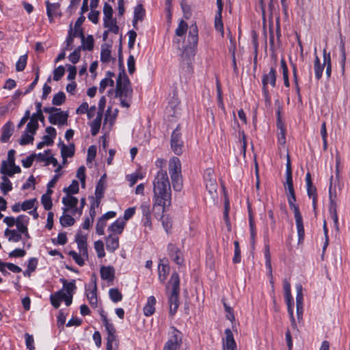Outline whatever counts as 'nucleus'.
Instances as JSON below:
<instances>
[{
    "label": "nucleus",
    "mask_w": 350,
    "mask_h": 350,
    "mask_svg": "<svg viewBox=\"0 0 350 350\" xmlns=\"http://www.w3.org/2000/svg\"><path fill=\"white\" fill-rule=\"evenodd\" d=\"M153 192L154 203L153 208H159L163 213L165 206L171 205V189L167 174L165 170H161L157 172L153 181Z\"/></svg>",
    "instance_id": "1"
},
{
    "label": "nucleus",
    "mask_w": 350,
    "mask_h": 350,
    "mask_svg": "<svg viewBox=\"0 0 350 350\" xmlns=\"http://www.w3.org/2000/svg\"><path fill=\"white\" fill-rule=\"evenodd\" d=\"M170 284L172 285V289L168 296L170 304L169 313L171 316H174L179 306L180 278L177 272L175 271L171 275L168 285L166 286V289H168Z\"/></svg>",
    "instance_id": "2"
},
{
    "label": "nucleus",
    "mask_w": 350,
    "mask_h": 350,
    "mask_svg": "<svg viewBox=\"0 0 350 350\" xmlns=\"http://www.w3.org/2000/svg\"><path fill=\"white\" fill-rule=\"evenodd\" d=\"M198 42V30L196 24L189 27L187 44L182 52V57L191 61L196 54V49Z\"/></svg>",
    "instance_id": "3"
},
{
    "label": "nucleus",
    "mask_w": 350,
    "mask_h": 350,
    "mask_svg": "<svg viewBox=\"0 0 350 350\" xmlns=\"http://www.w3.org/2000/svg\"><path fill=\"white\" fill-rule=\"evenodd\" d=\"M169 172L174 189L176 191H180L183 188V180L181 175V164L178 157H173L170 160Z\"/></svg>",
    "instance_id": "4"
},
{
    "label": "nucleus",
    "mask_w": 350,
    "mask_h": 350,
    "mask_svg": "<svg viewBox=\"0 0 350 350\" xmlns=\"http://www.w3.org/2000/svg\"><path fill=\"white\" fill-rule=\"evenodd\" d=\"M276 69L275 66H271L269 73L264 74L262 78V93L266 102H270L269 92L267 88L269 83L274 88L276 85Z\"/></svg>",
    "instance_id": "5"
},
{
    "label": "nucleus",
    "mask_w": 350,
    "mask_h": 350,
    "mask_svg": "<svg viewBox=\"0 0 350 350\" xmlns=\"http://www.w3.org/2000/svg\"><path fill=\"white\" fill-rule=\"evenodd\" d=\"M180 126L178 124L171 135L170 145L172 151L176 155L183 152L184 143L181 139Z\"/></svg>",
    "instance_id": "6"
},
{
    "label": "nucleus",
    "mask_w": 350,
    "mask_h": 350,
    "mask_svg": "<svg viewBox=\"0 0 350 350\" xmlns=\"http://www.w3.org/2000/svg\"><path fill=\"white\" fill-rule=\"evenodd\" d=\"M171 329L172 336L165 342L163 350H179L183 343V334L174 326Z\"/></svg>",
    "instance_id": "7"
},
{
    "label": "nucleus",
    "mask_w": 350,
    "mask_h": 350,
    "mask_svg": "<svg viewBox=\"0 0 350 350\" xmlns=\"http://www.w3.org/2000/svg\"><path fill=\"white\" fill-rule=\"evenodd\" d=\"M133 96L132 87L126 88L125 90L115 91V98H120V105L123 107L129 108L131 106L130 102Z\"/></svg>",
    "instance_id": "8"
},
{
    "label": "nucleus",
    "mask_w": 350,
    "mask_h": 350,
    "mask_svg": "<svg viewBox=\"0 0 350 350\" xmlns=\"http://www.w3.org/2000/svg\"><path fill=\"white\" fill-rule=\"evenodd\" d=\"M306 182L308 196L312 198V207L314 210H316L317 207V188L312 184L311 174L309 172L306 174Z\"/></svg>",
    "instance_id": "9"
},
{
    "label": "nucleus",
    "mask_w": 350,
    "mask_h": 350,
    "mask_svg": "<svg viewBox=\"0 0 350 350\" xmlns=\"http://www.w3.org/2000/svg\"><path fill=\"white\" fill-rule=\"evenodd\" d=\"M68 118V112L59 111L55 112L54 113H51L49 116V121L51 124H59L64 125L67 124V120Z\"/></svg>",
    "instance_id": "10"
},
{
    "label": "nucleus",
    "mask_w": 350,
    "mask_h": 350,
    "mask_svg": "<svg viewBox=\"0 0 350 350\" xmlns=\"http://www.w3.org/2000/svg\"><path fill=\"white\" fill-rule=\"evenodd\" d=\"M167 253L172 260L178 265H181L183 262V258L181 256L180 249L173 243L167 245Z\"/></svg>",
    "instance_id": "11"
},
{
    "label": "nucleus",
    "mask_w": 350,
    "mask_h": 350,
    "mask_svg": "<svg viewBox=\"0 0 350 350\" xmlns=\"http://www.w3.org/2000/svg\"><path fill=\"white\" fill-rule=\"evenodd\" d=\"M21 172V167L18 165L9 164L8 165V162L6 161H3L1 163V166L0 168V173L3 175L8 176L9 177H12L15 174H18Z\"/></svg>",
    "instance_id": "12"
},
{
    "label": "nucleus",
    "mask_w": 350,
    "mask_h": 350,
    "mask_svg": "<svg viewBox=\"0 0 350 350\" xmlns=\"http://www.w3.org/2000/svg\"><path fill=\"white\" fill-rule=\"evenodd\" d=\"M170 266L168 264V260L167 258H163L160 260V262L158 266L159 279L160 282L163 284L170 273Z\"/></svg>",
    "instance_id": "13"
},
{
    "label": "nucleus",
    "mask_w": 350,
    "mask_h": 350,
    "mask_svg": "<svg viewBox=\"0 0 350 350\" xmlns=\"http://www.w3.org/2000/svg\"><path fill=\"white\" fill-rule=\"evenodd\" d=\"M226 339L223 342L224 350H237V344L230 328L225 329Z\"/></svg>",
    "instance_id": "14"
},
{
    "label": "nucleus",
    "mask_w": 350,
    "mask_h": 350,
    "mask_svg": "<svg viewBox=\"0 0 350 350\" xmlns=\"http://www.w3.org/2000/svg\"><path fill=\"white\" fill-rule=\"evenodd\" d=\"M78 199L76 197L68 195L62 199V203L66 208H64V212H66L68 209H73L72 214L75 215L77 211Z\"/></svg>",
    "instance_id": "15"
},
{
    "label": "nucleus",
    "mask_w": 350,
    "mask_h": 350,
    "mask_svg": "<svg viewBox=\"0 0 350 350\" xmlns=\"http://www.w3.org/2000/svg\"><path fill=\"white\" fill-rule=\"evenodd\" d=\"M115 269L113 266H101L100 268V278L108 282H112L115 278Z\"/></svg>",
    "instance_id": "16"
},
{
    "label": "nucleus",
    "mask_w": 350,
    "mask_h": 350,
    "mask_svg": "<svg viewBox=\"0 0 350 350\" xmlns=\"http://www.w3.org/2000/svg\"><path fill=\"white\" fill-rule=\"evenodd\" d=\"M14 124L11 121L6 122L1 129V142L6 143L14 133Z\"/></svg>",
    "instance_id": "17"
},
{
    "label": "nucleus",
    "mask_w": 350,
    "mask_h": 350,
    "mask_svg": "<svg viewBox=\"0 0 350 350\" xmlns=\"http://www.w3.org/2000/svg\"><path fill=\"white\" fill-rule=\"evenodd\" d=\"M107 332L106 347H113L115 350L118 349L119 340L116 334V329L114 327L106 329Z\"/></svg>",
    "instance_id": "18"
},
{
    "label": "nucleus",
    "mask_w": 350,
    "mask_h": 350,
    "mask_svg": "<svg viewBox=\"0 0 350 350\" xmlns=\"http://www.w3.org/2000/svg\"><path fill=\"white\" fill-rule=\"evenodd\" d=\"M286 183L287 185V189L288 192L295 191L293 182V174H292V168L290 157L287 155V161H286ZM286 189V188L285 187Z\"/></svg>",
    "instance_id": "19"
},
{
    "label": "nucleus",
    "mask_w": 350,
    "mask_h": 350,
    "mask_svg": "<svg viewBox=\"0 0 350 350\" xmlns=\"http://www.w3.org/2000/svg\"><path fill=\"white\" fill-rule=\"evenodd\" d=\"M298 234V243H302L304 239L305 232L303 223V219L301 213L294 214Z\"/></svg>",
    "instance_id": "20"
},
{
    "label": "nucleus",
    "mask_w": 350,
    "mask_h": 350,
    "mask_svg": "<svg viewBox=\"0 0 350 350\" xmlns=\"http://www.w3.org/2000/svg\"><path fill=\"white\" fill-rule=\"evenodd\" d=\"M106 248L109 252H114L119 247L118 237L109 234L105 237Z\"/></svg>",
    "instance_id": "21"
},
{
    "label": "nucleus",
    "mask_w": 350,
    "mask_h": 350,
    "mask_svg": "<svg viewBox=\"0 0 350 350\" xmlns=\"http://www.w3.org/2000/svg\"><path fill=\"white\" fill-rule=\"evenodd\" d=\"M157 303L156 298L154 296H150L148 298L147 303L144 307V314L146 317L152 315L155 312V304Z\"/></svg>",
    "instance_id": "22"
},
{
    "label": "nucleus",
    "mask_w": 350,
    "mask_h": 350,
    "mask_svg": "<svg viewBox=\"0 0 350 350\" xmlns=\"http://www.w3.org/2000/svg\"><path fill=\"white\" fill-rule=\"evenodd\" d=\"M29 221V217L25 215H20L17 217L16 224L17 230L19 232H27V225Z\"/></svg>",
    "instance_id": "23"
},
{
    "label": "nucleus",
    "mask_w": 350,
    "mask_h": 350,
    "mask_svg": "<svg viewBox=\"0 0 350 350\" xmlns=\"http://www.w3.org/2000/svg\"><path fill=\"white\" fill-rule=\"evenodd\" d=\"M46 14L49 17V20L51 23L53 22V15L57 14V10L60 8L59 3H51L49 0L46 1Z\"/></svg>",
    "instance_id": "24"
},
{
    "label": "nucleus",
    "mask_w": 350,
    "mask_h": 350,
    "mask_svg": "<svg viewBox=\"0 0 350 350\" xmlns=\"http://www.w3.org/2000/svg\"><path fill=\"white\" fill-rule=\"evenodd\" d=\"M113 10L111 5L108 3H105L103 6V26H107V23L116 19L113 17Z\"/></svg>",
    "instance_id": "25"
},
{
    "label": "nucleus",
    "mask_w": 350,
    "mask_h": 350,
    "mask_svg": "<svg viewBox=\"0 0 350 350\" xmlns=\"http://www.w3.org/2000/svg\"><path fill=\"white\" fill-rule=\"evenodd\" d=\"M63 296H64V289H61L50 295L51 304L55 309L60 306L61 301H63Z\"/></svg>",
    "instance_id": "26"
},
{
    "label": "nucleus",
    "mask_w": 350,
    "mask_h": 350,
    "mask_svg": "<svg viewBox=\"0 0 350 350\" xmlns=\"http://www.w3.org/2000/svg\"><path fill=\"white\" fill-rule=\"evenodd\" d=\"M105 183L102 180V178H100L98 181L96 189H95V196H96V206H98L100 202L101 198L104 196L105 192Z\"/></svg>",
    "instance_id": "27"
},
{
    "label": "nucleus",
    "mask_w": 350,
    "mask_h": 350,
    "mask_svg": "<svg viewBox=\"0 0 350 350\" xmlns=\"http://www.w3.org/2000/svg\"><path fill=\"white\" fill-rule=\"evenodd\" d=\"M126 223L120 219L116 220L108 228V230L118 234H121L124 230Z\"/></svg>",
    "instance_id": "28"
},
{
    "label": "nucleus",
    "mask_w": 350,
    "mask_h": 350,
    "mask_svg": "<svg viewBox=\"0 0 350 350\" xmlns=\"http://www.w3.org/2000/svg\"><path fill=\"white\" fill-rule=\"evenodd\" d=\"M86 297L89 301V303L90 306L92 308H96L97 307V285L96 283V279L94 278V287H93V289L88 292V290H86Z\"/></svg>",
    "instance_id": "29"
},
{
    "label": "nucleus",
    "mask_w": 350,
    "mask_h": 350,
    "mask_svg": "<svg viewBox=\"0 0 350 350\" xmlns=\"http://www.w3.org/2000/svg\"><path fill=\"white\" fill-rule=\"evenodd\" d=\"M110 46L104 43L101 45L100 61L103 63H109L111 59Z\"/></svg>",
    "instance_id": "30"
},
{
    "label": "nucleus",
    "mask_w": 350,
    "mask_h": 350,
    "mask_svg": "<svg viewBox=\"0 0 350 350\" xmlns=\"http://www.w3.org/2000/svg\"><path fill=\"white\" fill-rule=\"evenodd\" d=\"M8 176L3 175L1 176L2 182L0 183V189L4 195H6L9 191L12 190V184Z\"/></svg>",
    "instance_id": "31"
},
{
    "label": "nucleus",
    "mask_w": 350,
    "mask_h": 350,
    "mask_svg": "<svg viewBox=\"0 0 350 350\" xmlns=\"http://www.w3.org/2000/svg\"><path fill=\"white\" fill-rule=\"evenodd\" d=\"M324 68V65L323 64H321L319 57L317 55H316L314 62V70L315 77L317 80H319L322 77Z\"/></svg>",
    "instance_id": "32"
},
{
    "label": "nucleus",
    "mask_w": 350,
    "mask_h": 350,
    "mask_svg": "<svg viewBox=\"0 0 350 350\" xmlns=\"http://www.w3.org/2000/svg\"><path fill=\"white\" fill-rule=\"evenodd\" d=\"M280 66H281V70H282V72L284 85L286 88H289L290 82H289V78H288V69L286 62L284 58H282V59L280 61Z\"/></svg>",
    "instance_id": "33"
},
{
    "label": "nucleus",
    "mask_w": 350,
    "mask_h": 350,
    "mask_svg": "<svg viewBox=\"0 0 350 350\" xmlns=\"http://www.w3.org/2000/svg\"><path fill=\"white\" fill-rule=\"evenodd\" d=\"M287 199L290 208L293 211L294 214H295V213H300L299 206L295 203L296 202L295 191L288 192Z\"/></svg>",
    "instance_id": "34"
},
{
    "label": "nucleus",
    "mask_w": 350,
    "mask_h": 350,
    "mask_svg": "<svg viewBox=\"0 0 350 350\" xmlns=\"http://www.w3.org/2000/svg\"><path fill=\"white\" fill-rule=\"evenodd\" d=\"M75 241L77 243L79 250H81V248L88 247L87 237L86 235L81 234V232L80 230L75 236Z\"/></svg>",
    "instance_id": "35"
},
{
    "label": "nucleus",
    "mask_w": 350,
    "mask_h": 350,
    "mask_svg": "<svg viewBox=\"0 0 350 350\" xmlns=\"http://www.w3.org/2000/svg\"><path fill=\"white\" fill-rule=\"evenodd\" d=\"M38 128V120H35V118L31 117L30 121L27 123L25 131L29 132V133L32 135H35Z\"/></svg>",
    "instance_id": "36"
},
{
    "label": "nucleus",
    "mask_w": 350,
    "mask_h": 350,
    "mask_svg": "<svg viewBox=\"0 0 350 350\" xmlns=\"http://www.w3.org/2000/svg\"><path fill=\"white\" fill-rule=\"evenodd\" d=\"M215 28L217 31L221 33L223 36L224 33V24L222 21V12H217L215 17Z\"/></svg>",
    "instance_id": "37"
},
{
    "label": "nucleus",
    "mask_w": 350,
    "mask_h": 350,
    "mask_svg": "<svg viewBox=\"0 0 350 350\" xmlns=\"http://www.w3.org/2000/svg\"><path fill=\"white\" fill-rule=\"evenodd\" d=\"M109 296L111 300L114 303H117L118 301H122V299L123 298L122 294L116 288H112L109 289Z\"/></svg>",
    "instance_id": "38"
},
{
    "label": "nucleus",
    "mask_w": 350,
    "mask_h": 350,
    "mask_svg": "<svg viewBox=\"0 0 350 350\" xmlns=\"http://www.w3.org/2000/svg\"><path fill=\"white\" fill-rule=\"evenodd\" d=\"M79 191V182L73 180L68 187H64L63 191L68 195L78 193Z\"/></svg>",
    "instance_id": "39"
},
{
    "label": "nucleus",
    "mask_w": 350,
    "mask_h": 350,
    "mask_svg": "<svg viewBox=\"0 0 350 350\" xmlns=\"http://www.w3.org/2000/svg\"><path fill=\"white\" fill-rule=\"evenodd\" d=\"M36 112L31 115L33 118L40 121L41 122H44V116L43 115V110H42V103L40 102L36 103Z\"/></svg>",
    "instance_id": "40"
},
{
    "label": "nucleus",
    "mask_w": 350,
    "mask_h": 350,
    "mask_svg": "<svg viewBox=\"0 0 350 350\" xmlns=\"http://www.w3.org/2000/svg\"><path fill=\"white\" fill-rule=\"evenodd\" d=\"M66 98V94L64 92L60 91L54 95L52 100V104L55 106H60L65 103Z\"/></svg>",
    "instance_id": "41"
},
{
    "label": "nucleus",
    "mask_w": 350,
    "mask_h": 350,
    "mask_svg": "<svg viewBox=\"0 0 350 350\" xmlns=\"http://www.w3.org/2000/svg\"><path fill=\"white\" fill-rule=\"evenodd\" d=\"M33 136L34 135L29 134V132L25 131L19 140L20 145L25 146L29 144H32L34 139Z\"/></svg>",
    "instance_id": "42"
},
{
    "label": "nucleus",
    "mask_w": 350,
    "mask_h": 350,
    "mask_svg": "<svg viewBox=\"0 0 350 350\" xmlns=\"http://www.w3.org/2000/svg\"><path fill=\"white\" fill-rule=\"evenodd\" d=\"M146 16V10L143 7L142 4L137 5L134 9V16L139 21H142Z\"/></svg>",
    "instance_id": "43"
},
{
    "label": "nucleus",
    "mask_w": 350,
    "mask_h": 350,
    "mask_svg": "<svg viewBox=\"0 0 350 350\" xmlns=\"http://www.w3.org/2000/svg\"><path fill=\"white\" fill-rule=\"evenodd\" d=\"M188 29V24L185 21L181 20L179 22L178 27L176 29L175 33L176 36L182 37L183 36Z\"/></svg>",
    "instance_id": "44"
},
{
    "label": "nucleus",
    "mask_w": 350,
    "mask_h": 350,
    "mask_svg": "<svg viewBox=\"0 0 350 350\" xmlns=\"http://www.w3.org/2000/svg\"><path fill=\"white\" fill-rule=\"evenodd\" d=\"M59 222L63 227L72 226L75 224V219L70 215H63L60 219Z\"/></svg>",
    "instance_id": "45"
},
{
    "label": "nucleus",
    "mask_w": 350,
    "mask_h": 350,
    "mask_svg": "<svg viewBox=\"0 0 350 350\" xmlns=\"http://www.w3.org/2000/svg\"><path fill=\"white\" fill-rule=\"evenodd\" d=\"M162 226L167 234L170 233L172 227V220L168 215H161V217Z\"/></svg>",
    "instance_id": "46"
},
{
    "label": "nucleus",
    "mask_w": 350,
    "mask_h": 350,
    "mask_svg": "<svg viewBox=\"0 0 350 350\" xmlns=\"http://www.w3.org/2000/svg\"><path fill=\"white\" fill-rule=\"evenodd\" d=\"M27 54H25L21 55L18 62L16 64V70L17 72L23 71L26 67L27 62Z\"/></svg>",
    "instance_id": "47"
},
{
    "label": "nucleus",
    "mask_w": 350,
    "mask_h": 350,
    "mask_svg": "<svg viewBox=\"0 0 350 350\" xmlns=\"http://www.w3.org/2000/svg\"><path fill=\"white\" fill-rule=\"evenodd\" d=\"M69 31H71V33L75 35V38H80L81 42L85 41V33L83 28H72V24L70 23L69 25Z\"/></svg>",
    "instance_id": "48"
},
{
    "label": "nucleus",
    "mask_w": 350,
    "mask_h": 350,
    "mask_svg": "<svg viewBox=\"0 0 350 350\" xmlns=\"http://www.w3.org/2000/svg\"><path fill=\"white\" fill-rule=\"evenodd\" d=\"M131 83L128 77H124V80L120 81V80L116 81V88L115 91H118V88L121 90H125L126 88H131Z\"/></svg>",
    "instance_id": "49"
},
{
    "label": "nucleus",
    "mask_w": 350,
    "mask_h": 350,
    "mask_svg": "<svg viewBox=\"0 0 350 350\" xmlns=\"http://www.w3.org/2000/svg\"><path fill=\"white\" fill-rule=\"evenodd\" d=\"M39 77H40V70H39V68L37 67L35 69V78H34L33 81L31 82V83L29 85V87L26 89V90L23 92V94H25V95L27 94L34 89V88L36 87V85L38 83Z\"/></svg>",
    "instance_id": "50"
},
{
    "label": "nucleus",
    "mask_w": 350,
    "mask_h": 350,
    "mask_svg": "<svg viewBox=\"0 0 350 350\" xmlns=\"http://www.w3.org/2000/svg\"><path fill=\"white\" fill-rule=\"evenodd\" d=\"M180 6L185 18L189 19L191 16V9L190 5L187 3L186 0H181Z\"/></svg>",
    "instance_id": "51"
},
{
    "label": "nucleus",
    "mask_w": 350,
    "mask_h": 350,
    "mask_svg": "<svg viewBox=\"0 0 350 350\" xmlns=\"http://www.w3.org/2000/svg\"><path fill=\"white\" fill-rule=\"evenodd\" d=\"M94 248L98 258H103L105 256L104 243L101 240L96 241L94 243Z\"/></svg>",
    "instance_id": "52"
},
{
    "label": "nucleus",
    "mask_w": 350,
    "mask_h": 350,
    "mask_svg": "<svg viewBox=\"0 0 350 350\" xmlns=\"http://www.w3.org/2000/svg\"><path fill=\"white\" fill-rule=\"evenodd\" d=\"M51 241L55 245H56V244H59V245H65L67 243V241H68L66 233V232H60V233H59L58 236H57V239H55V238L52 239Z\"/></svg>",
    "instance_id": "53"
},
{
    "label": "nucleus",
    "mask_w": 350,
    "mask_h": 350,
    "mask_svg": "<svg viewBox=\"0 0 350 350\" xmlns=\"http://www.w3.org/2000/svg\"><path fill=\"white\" fill-rule=\"evenodd\" d=\"M234 254L232 258V261L234 264L239 263L241 262V249L239 247V241H235L234 242Z\"/></svg>",
    "instance_id": "54"
},
{
    "label": "nucleus",
    "mask_w": 350,
    "mask_h": 350,
    "mask_svg": "<svg viewBox=\"0 0 350 350\" xmlns=\"http://www.w3.org/2000/svg\"><path fill=\"white\" fill-rule=\"evenodd\" d=\"M107 85L113 87L114 85V81L109 78L102 79L100 82L99 92L101 94L103 93Z\"/></svg>",
    "instance_id": "55"
},
{
    "label": "nucleus",
    "mask_w": 350,
    "mask_h": 350,
    "mask_svg": "<svg viewBox=\"0 0 350 350\" xmlns=\"http://www.w3.org/2000/svg\"><path fill=\"white\" fill-rule=\"evenodd\" d=\"M68 255L71 256L75 262L79 266H83L85 264V261L82 258V256L78 254L75 251L71 250L68 253Z\"/></svg>",
    "instance_id": "56"
},
{
    "label": "nucleus",
    "mask_w": 350,
    "mask_h": 350,
    "mask_svg": "<svg viewBox=\"0 0 350 350\" xmlns=\"http://www.w3.org/2000/svg\"><path fill=\"white\" fill-rule=\"evenodd\" d=\"M296 304L304 305V295H303V287L301 284H298L296 285Z\"/></svg>",
    "instance_id": "57"
},
{
    "label": "nucleus",
    "mask_w": 350,
    "mask_h": 350,
    "mask_svg": "<svg viewBox=\"0 0 350 350\" xmlns=\"http://www.w3.org/2000/svg\"><path fill=\"white\" fill-rule=\"evenodd\" d=\"M25 339L27 349L29 350H35L34 339L33 336L28 333H25Z\"/></svg>",
    "instance_id": "58"
},
{
    "label": "nucleus",
    "mask_w": 350,
    "mask_h": 350,
    "mask_svg": "<svg viewBox=\"0 0 350 350\" xmlns=\"http://www.w3.org/2000/svg\"><path fill=\"white\" fill-rule=\"evenodd\" d=\"M64 67L63 66H59L53 71V80L55 81H59L61 78L64 76Z\"/></svg>",
    "instance_id": "59"
},
{
    "label": "nucleus",
    "mask_w": 350,
    "mask_h": 350,
    "mask_svg": "<svg viewBox=\"0 0 350 350\" xmlns=\"http://www.w3.org/2000/svg\"><path fill=\"white\" fill-rule=\"evenodd\" d=\"M41 203L42 204L45 210L49 211L52 208L53 202H52L51 197L42 196Z\"/></svg>",
    "instance_id": "60"
},
{
    "label": "nucleus",
    "mask_w": 350,
    "mask_h": 350,
    "mask_svg": "<svg viewBox=\"0 0 350 350\" xmlns=\"http://www.w3.org/2000/svg\"><path fill=\"white\" fill-rule=\"evenodd\" d=\"M84 46L86 51H92L94 46V40L93 36L88 35L87 38L85 37Z\"/></svg>",
    "instance_id": "61"
},
{
    "label": "nucleus",
    "mask_w": 350,
    "mask_h": 350,
    "mask_svg": "<svg viewBox=\"0 0 350 350\" xmlns=\"http://www.w3.org/2000/svg\"><path fill=\"white\" fill-rule=\"evenodd\" d=\"M105 28H108L109 31L113 33H119V27L117 25V20L114 19L112 21L107 23V26H103Z\"/></svg>",
    "instance_id": "62"
},
{
    "label": "nucleus",
    "mask_w": 350,
    "mask_h": 350,
    "mask_svg": "<svg viewBox=\"0 0 350 350\" xmlns=\"http://www.w3.org/2000/svg\"><path fill=\"white\" fill-rule=\"evenodd\" d=\"M96 155V146H90L88 149V157H87V162L91 163L93 160H94Z\"/></svg>",
    "instance_id": "63"
},
{
    "label": "nucleus",
    "mask_w": 350,
    "mask_h": 350,
    "mask_svg": "<svg viewBox=\"0 0 350 350\" xmlns=\"http://www.w3.org/2000/svg\"><path fill=\"white\" fill-rule=\"evenodd\" d=\"M36 201V198L25 200L21 204L22 210L25 211L31 209L34 206Z\"/></svg>",
    "instance_id": "64"
}]
</instances>
